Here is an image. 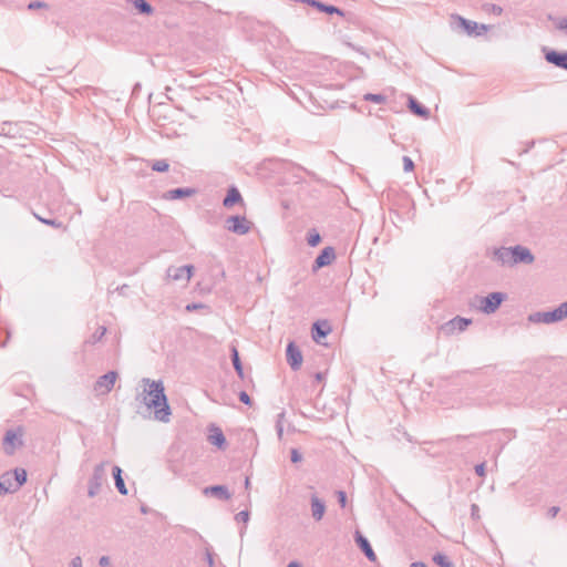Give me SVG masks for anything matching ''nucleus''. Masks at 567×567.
Returning <instances> with one entry per match:
<instances>
[{
	"instance_id": "1",
	"label": "nucleus",
	"mask_w": 567,
	"mask_h": 567,
	"mask_svg": "<svg viewBox=\"0 0 567 567\" xmlns=\"http://www.w3.org/2000/svg\"><path fill=\"white\" fill-rule=\"evenodd\" d=\"M144 389L137 394V413L144 417L151 416L152 413L156 421L168 422L172 414L171 406L167 402L165 388L161 380L142 379Z\"/></svg>"
},
{
	"instance_id": "2",
	"label": "nucleus",
	"mask_w": 567,
	"mask_h": 567,
	"mask_svg": "<svg viewBox=\"0 0 567 567\" xmlns=\"http://www.w3.org/2000/svg\"><path fill=\"white\" fill-rule=\"evenodd\" d=\"M567 318V300L557 308L549 311H537L528 316V321L533 323H555Z\"/></svg>"
},
{
	"instance_id": "3",
	"label": "nucleus",
	"mask_w": 567,
	"mask_h": 567,
	"mask_svg": "<svg viewBox=\"0 0 567 567\" xmlns=\"http://www.w3.org/2000/svg\"><path fill=\"white\" fill-rule=\"evenodd\" d=\"M169 110V105L161 103L153 107L152 116L156 125L161 128V133L167 137H173L177 132L173 126H169L174 124V120L167 115V111Z\"/></svg>"
},
{
	"instance_id": "4",
	"label": "nucleus",
	"mask_w": 567,
	"mask_h": 567,
	"mask_svg": "<svg viewBox=\"0 0 567 567\" xmlns=\"http://www.w3.org/2000/svg\"><path fill=\"white\" fill-rule=\"evenodd\" d=\"M109 462L104 461L94 466L92 476L87 483V495L94 497L100 493L103 483L106 481V465Z\"/></svg>"
},
{
	"instance_id": "5",
	"label": "nucleus",
	"mask_w": 567,
	"mask_h": 567,
	"mask_svg": "<svg viewBox=\"0 0 567 567\" xmlns=\"http://www.w3.org/2000/svg\"><path fill=\"white\" fill-rule=\"evenodd\" d=\"M507 299V293L495 291L480 298L478 309L485 315L494 313Z\"/></svg>"
},
{
	"instance_id": "6",
	"label": "nucleus",
	"mask_w": 567,
	"mask_h": 567,
	"mask_svg": "<svg viewBox=\"0 0 567 567\" xmlns=\"http://www.w3.org/2000/svg\"><path fill=\"white\" fill-rule=\"evenodd\" d=\"M452 19L462 28L468 35H482L488 30L487 24H478L475 21L467 20L458 14H453Z\"/></svg>"
},
{
	"instance_id": "7",
	"label": "nucleus",
	"mask_w": 567,
	"mask_h": 567,
	"mask_svg": "<svg viewBox=\"0 0 567 567\" xmlns=\"http://www.w3.org/2000/svg\"><path fill=\"white\" fill-rule=\"evenodd\" d=\"M251 223L245 216L234 215L226 219V229L237 235H246L250 230Z\"/></svg>"
},
{
	"instance_id": "8",
	"label": "nucleus",
	"mask_w": 567,
	"mask_h": 567,
	"mask_svg": "<svg viewBox=\"0 0 567 567\" xmlns=\"http://www.w3.org/2000/svg\"><path fill=\"white\" fill-rule=\"evenodd\" d=\"M23 445L22 433L16 430H8L3 436V450L6 454L13 455L18 447Z\"/></svg>"
},
{
	"instance_id": "9",
	"label": "nucleus",
	"mask_w": 567,
	"mask_h": 567,
	"mask_svg": "<svg viewBox=\"0 0 567 567\" xmlns=\"http://www.w3.org/2000/svg\"><path fill=\"white\" fill-rule=\"evenodd\" d=\"M545 60L557 68L567 70V51L543 48Z\"/></svg>"
},
{
	"instance_id": "10",
	"label": "nucleus",
	"mask_w": 567,
	"mask_h": 567,
	"mask_svg": "<svg viewBox=\"0 0 567 567\" xmlns=\"http://www.w3.org/2000/svg\"><path fill=\"white\" fill-rule=\"evenodd\" d=\"M336 259L334 248L331 246L324 247L319 255L316 257L312 264V271L316 272L319 269L329 266Z\"/></svg>"
},
{
	"instance_id": "11",
	"label": "nucleus",
	"mask_w": 567,
	"mask_h": 567,
	"mask_svg": "<svg viewBox=\"0 0 567 567\" xmlns=\"http://www.w3.org/2000/svg\"><path fill=\"white\" fill-rule=\"evenodd\" d=\"M511 254L513 256V259H512L513 266L517 265V264L530 265L535 260V257L532 254V251L527 247H524L520 245L514 246L513 252H511Z\"/></svg>"
},
{
	"instance_id": "12",
	"label": "nucleus",
	"mask_w": 567,
	"mask_h": 567,
	"mask_svg": "<svg viewBox=\"0 0 567 567\" xmlns=\"http://www.w3.org/2000/svg\"><path fill=\"white\" fill-rule=\"evenodd\" d=\"M287 362L293 371L301 368L302 353L295 342H289L286 348Z\"/></svg>"
},
{
	"instance_id": "13",
	"label": "nucleus",
	"mask_w": 567,
	"mask_h": 567,
	"mask_svg": "<svg viewBox=\"0 0 567 567\" xmlns=\"http://www.w3.org/2000/svg\"><path fill=\"white\" fill-rule=\"evenodd\" d=\"M354 543L369 561H377V555L371 546L370 540L365 537L364 534H354Z\"/></svg>"
},
{
	"instance_id": "14",
	"label": "nucleus",
	"mask_w": 567,
	"mask_h": 567,
	"mask_svg": "<svg viewBox=\"0 0 567 567\" xmlns=\"http://www.w3.org/2000/svg\"><path fill=\"white\" fill-rule=\"evenodd\" d=\"M208 442L218 447L219 450H225L227 446L226 437L219 426L216 424L208 425Z\"/></svg>"
},
{
	"instance_id": "15",
	"label": "nucleus",
	"mask_w": 567,
	"mask_h": 567,
	"mask_svg": "<svg viewBox=\"0 0 567 567\" xmlns=\"http://www.w3.org/2000/svg\"><path fill=\"white\" fill-rule=\"evenodd\" d=\"M117 379V373L115 371H109L105 374L99 377L94 384L95 391H102L103 393H109L114 386V383Z\"/></svg>"
},
{
	"instance_id": "16",
	"label": "nucleus",
	"mask_w": 567,
	"mask_h": 567,
	"mask_svg": "<svg viewBox=\"0 0 567 567\" xmlns=\"http://www.w3.org/2000/svg\"><path fill=\"white\" fill-rule=\"evenodd\" d=\"M330 332L331 324L328 320H317L312 323L311 337L317 343H321V340L324 339Z\"/></svg>"
},
{
	"instance_id": "17",
	"label": "nucleus",
	"mask_w": 567,
	"mask_h": 567,
	"mask_svg": "<svg viewBox=\"0 0 567 567\" xmlns=\"http://www.w3.org/2000/svg\"><path fill=\"white\" fill-rule=\"evenodd\" d=\"M203 494L206 497H214L219 501H228L231 497L228 487L225 485L206 486L203 488Z\"/></svg>"
},
{
	"instance_id": "18",
	"label": "nucleus",
	"mask_w": 567,
	"mask_h": 567,
	"mask_svg": "<svg viewBox=\"0 0 567 567\" xmlns=\"http://www.w3.org/2000/svg\"><path fill=\"white\" fill-rule=\"evenodd\" d=\"M511 252H513V247L496 248L493 252L494 260L499 262L502 266L512 267L513 266V264H512L513 256Z\"/></svg>"
},
{
	"instance_id": "19",
	"label": "nucleus",
	"mask_w": 567,
	"mask_h": 567,
	"mask_svg": "<svg viewBox=\"0 0 567 567\" xmlns=\"http://www.w3.org/2000/svg\"><path fill=\"white\" fill-rule=\"evenodd\" d=\"M408 107L411 113H413L414 115H417L422 118H429V116H430V110L426 106H424L423 104H421L412 95H410L408 99Z\"/></svg>"
},
{
	"instance_id": "20",
	"label": "nucleus",
	"mask_w": 567,
	"mask_h": 567,
	"mask_svg": "<svg viewBox=\"0 0 567 567\" xmlns=\"http://www.w3.org/2000/svg\"><path fill=\"white\" fill-rule=\"evenodd\" d=\"M302 1L308 3L311 7L317 8L321 12H326L328 14H338V16H341V17L344 16V12L340 8H338L336 6L326 4V3H323V2H321L319 0H302Z\"/></svg>"
},
{
	"instance_id": "21",
	"label": "nucleus",
	"mask_w": 567,
	"mask_h": 567,
	"mask_svg": "<svg viewBox=\"0 0 567 567\" xmlns=\"http://www.w3.org/2000/svg\"><path fill=\"white\" fill-rule=\"evenodd\" d=\"M130 3L135 12L141 16L150 17L154 13L153 6L146 0H126Z\"/></svg>"
},
{
	"instance_id": "22",
	"label": "nucleus",
	"mask_w": 567,
	"mask_h": 567,
	"mask_svg": "<svg viewBox=\"0 0 567 567\" xmlns=\"http://www.w3.org/2000/svg\"><path fill=\"white\" fill-rule=\"evenodd\" d=\"M241 202H243V197H241V194L238 190V188L236 186H230L227 190V194H226L224 200H223V205L226 208H230L234 205L241 203Z\"/></svg>"
},
{
	"instance_id": "23",
	"label": "nucleus",
	"mask_w": 567,
	"mask_h": 567,
	"mask_svg": "<svg viewBox=\"0 0 567 567\" xmlns=\"http://www.w3.org/2000/svg\"><path fill=\"white\" fill-rule=\"evenodd\" d=\"M19 488L16 486L13 480L11 478V472H6L0 476V495L7 493H14Z\"/></svg>"
},
{
	"instance_id": "24",
	"label": "nucleus",
	"mask_w": 567,
	"mask_h": 567,
	"mask_svg": "<svg viewBox=\"0 0 567 567\" xmlns=\"http://www.w3.org/2000/svg\"><path fill=\"white\" fill-rule=\"evenodd\" d=\"M112 475L114 478L115 487L118 491V493L121 495H127L128 491L123 478V470L118 465H114L112 467Z\"/></svg>"
},
{
	"instance_id": "25",
	"label": "nucleus",
	"mask_w": 567,
	"mask_h": 567,
	"mask_svg": "<svg viewBox=\"0 0 567 567\" xmlns=\"http://www.w3.org/2000/svg\"><path fill=\"white\" fill-rule=\"evenodd\" d=\"M164 458H165V463H166L167 468L172 473L176 474L177 473V465H176V462H177V447H176L175 443H172L171 446L167 449Z\"/></svg>"
},
{
	"instance_id": "26",
	"label": "nucleus",
	"mask_w": 567,
	"mask_h": 567,
	"mask_svg": "<svg viewBox=\"0 0 567 567\" xmlns=\"http://www.w3.org/2000/svg\"><path fill=\"white\" fill-rule=\"evenodd\" d=\"M471 319L455 317L446 323V327L449 328L450 331H464L471 324Z\"/></svg>"
},
{
	"instance_id": "27",
	"label": "nucleus",
	"mask_w": 567,
	"mask_h": 567,
	"mask_svg": "<svg viewBox=\"0 0 567 567\" xmlns=\"http://www.w3.org/2000/svg\"><path fill=\"white\" fill-rule=\"evenodd\" d=\"M324 511H326L324 503L321 499H319L317 496H312L311 497L312 517L316 520H320L324 514Z\"/></svg>"
},
{
	"instance_id": "28",
	"label": "nucleus",
	"mask_w": 567,
	"mask_h": 567,
	"mask_svg": "<svg viewBox=\"0 0 567 567\" xmlns=\"http://www.w3.org/2000/svg\"><path fill=\"white\" fill-rule=\"evenodd\" d=\"M230 359H231V362H233V365H234V369H235L236 373L238 374V377L240 379H244V377H245L244 368H243V363H241V360H240V357H239V352H238L236 347H231Z\"/></svg>"
},
{
	"instance_id": "29",
	"label": "nucleus",
	"mask_w": 567,
	"mask_h": 567,
	"mask_svg": "<svg viewBox=\"0 0 567 567\" xmlns=\"http://www.w3.org/2000/svg\"><path fill=\"white\" fill-rule=\"evenodd\" d=\"M27 471L21 467H17L13 471H11V478L13 480L16 486L20 488L23 484L27 482Z\"/></svg>"
},
{
	"instance_id": "30",
	"label": "nucleus",
	"mask_w": 567,
	"mask_h": 567,
	"mask_svg": "<svg viewBox=\"0 0 567 567\" xmlns=\"http://www.w3.org/2000/svg\"><path fill=\"white\" fill-rule=\"evenodd\" d=\"M432 559L439 567H455L445 554L436 553Z\"/></svg>"
},
{
	"instance_id": "31",
	"label": "nucleus",
	"mask_w": 567,
	"mask_h": 567,
	"mask_svg": "<svg viewBox=\"0 0 567 567\" xmlns=\"http://www.w3.org/2000/svg\"><path fill=\"white\" fill-rule=\"evenodd\" d=\"M33 216L42 224L47 225V226H51L53 228H61L63 227V223L55 219V218H45V217H42L40 216L39 214H37L35 212L32 213Z\"/></svg>"
},
{
	"instance_id": "32",
	"label": "nucleus",
	"mask_w": 567,
	"mask_h": 567,
	"mask_svg": "<svg viewBox=\"0 0 567 567\" xmlns=\"http://www.w3.org/2000/svg\"><path fill=\"white\" fill-rule=\"evenodd\" d=\"M306 239L310 247H316L321 243V235L317 231V229L312 228L308 231Z\"/></svg>"
},
{
	"instance_id": "33",
	"label": "nucleus",
	"mask_w": 567,
	"mask_h": 567,
	"mask_svg": "<svg viewBox=\"0 0 567 567\" xmlns=\"http://www.w3.org/2000/svg\"><path fill=\"white\" fill-rule=\"evenodd\" d=\"M151 167L155 172L163 173L168 171L169 164L166 159H156L152 162Z\"/></svg>"
},
{
	"instance_id": "34",
	"label": "nucleus",
	"mask_w": 567,
	"mask_h": 567,
	"mask_svg": "<svg viewBox=\"0 0 567 567\" xmlns=\"http://www.w3.org/2000/svg\"><path fill=\"white\" fill-rule=\"evenodd\" d=\"M363 100L368 101V102L381 104L386 101V96L383 94L367 93V94H364Z\"/></svg>"
},
{
	"instance_id": "35",
	"label": "nucleus",
	"mask_w": 567,
	"mask_h": 567,
	"mask_svg": "<svg viewBox=\"0 0 567 567\" xmlns=\"http://www.w3.org/2000/svg\"><path fill=\"white\" fill-rule=\"evenodd\" d=\"M194 269L195 268L193 265H185L179 267V279L185 278L188 281L194 274Z\"/></svg>"
},
{
	"instance_id": "36",
	"label": "nucleus",
	"mask_w": 567,
	"mask_h": 567,
	"mask_svg": "<svg viewBox=\"0 0 567 567\" xmlns=\"http://www.w3.org/2000/svg\"><path fill=\"white\" fill-rule=\"evenodd\" d=\"M105 332H106L105 327L97 328L96 331L91 336V338L86 342L94 344V343L101 341V339L104 337Z\"/></svg>"
},
{
	"instance_id": "37",
	"label": "nucleus",
	"mask_w": 567,
	"mask_h": 567,
	"mask_svg": "<svg viewBox=\"0 0 567 567\" xmlns=\"http://www.w3.org/2000/svg\"><path fill=\"white\" fill-rule=\"evenodd\" d=\"M185 310L187 312H193L195 310H206L207 312H209V307L203 302H192L185 306Z\"/></svg>"
},
{
	"instance_id": "38",
	"label": "nucleus",
	"mask_w": 567,
	"mask_h": 567,
	"mask_svg": "<svg viewBox=\"0 0 567 567\" xmlns=\"http://www.w3.org/2000/svg\"><path fill=\"white\" fill-rule=\"evenodd\" d=\"M0 135H2V136H13V134H12V123L11 122H2L0 124Z\"/></svg>"
},
{
	"instance_id": "39",
	"label": "nucleus",
	"mask_w": 567,
	"mask_h": 567,
	"mask_svg": "<svg viewBox=\"0 0 567 567\" xmlns=\"http://www.w3.org/2000/svg\"><path fill=\"white\" fill-rule=\"evenodd\" d=\"M205 550H206L205 559L207 561L208 567H214L215 566V554L213 551V548L210 546H207L205 548Z\"/></svg>"
},
{
	"instance_id": "40",
	"label": "nucleus",
	"mask_w": 567,
	"mask_h": 567,
	"mask_svg": "<svg viewBox=\"0 0 567 567\" xmlns=\"http://www.w3.org/2000/svg\"><path fill=\"white\" fill-rule=\"evenodd\" d=\"M28 10H37V9H47L49 8V4L43 1H31L27 6Z\"/></svg>"
},
{
	"instance_id": "41",
	"label": "nucleus",
	"mask_w": 567,
	"mask_h": 567,
	"mask_svg": "<svg viewBox=\"0 0 567 567\" xmlns=\"http://www.w3.org/2000/svg\"><path fill=\"white\" fill-rule=\"evenodd\" d=\"M484 9H485L486 11L492 12L493 14H496V16H501V14L503 13V8H502V7H499V6H497V4H491V3H488V4H485V6H484Z\"/></svg>"
},
{
	"instance_id": "42",
	"label": "nucleus",
	"mask_w": 567,
	"mask_h": 567,
	"mask_svg": "<svg viewBox=\"0 0 567 567\" xmlns=\"http://www.w3.org/2000/svg\"><path fill=\"white\" fill-rule=\"evenodd\" d=\"M196 193L195 188L179 187V199L189 197Z\"/></svg>"
},
{
	"instance_id": "43",
	"label": "nucleus",
	"mask_w": 567,
	"mask_h": 567,
	"mask_svg": "<svg viewBox=\"0 0 567 567\" xmlns=\"http://www.w3.org/2000/svg\"><path fill=\"white\" fill-rule=\"evenodd\" d=\"M235 519L238 523H247L249 520V512L248 511H241L238 514H236Z\"/></svg>"
},
{
	"instance_id": "44",
	"label": "nucleus",
	"mask_w": 567,
	"mask_h": 567,
	"mask_svg": "<svg viewBox=\"0 0 567 567\" xmlns=\"http://www.w3.org/2000/svg\"><path fill=\"white\" fill-rule=\"evenodd\" d=\"M166 279L167 280H177V268L174 266H169L166 270Z\"/></svg>"
},
{
	"instance_id": "45",
	"label": "nucleus",
	"mask_w": 567,
	"mask_h": 567,
	"mask_svg": "<svg viewBox=\"0 0 567 567\" xmlns=\"http://www.w3.org/2000/svg\"><path fill=\"white\" fill-rule=\"evenodd\" d=\"M403 168L405 172H412L414 169V163L409 156L403 157Z\"/></svg>"
},
{
	"instance_id": "46",
	"label": "nucleus",
	"mask_w": 567,
	"mask_h": 567,
	"mask_svg": "<svg viewBox=\"0 0 567 567\" xmlns=\"http://www.w3.org/2000/svg\"><path fill=\"white\" fill-rule=\"evenodd\" d=\"M290 460L292 463H298L302 460V455L297 449H292L290 452Z\"/></svg>"
},
{
	"instance_id": "47",
	"label": "nucleus",
	"mask_w": 567,
	"mask_h": 567,
	"mask_svg": "<svg viewBox=\"0 0 567 567\" xmlns=\"http://www.w3.org/2000/svg\"><path fill=\"white\" fill-rule=\"evenodd\" d=\"M337 498H338V503L340 504V506L344 507L347 504V493L343 491H338Z\"/></svg>"
},
{
	"instance_id": "48",
	"label": "nucleus",
	"mask_w": 567,
	"mask_h": 567,
	"mask_svg": "<svg viewBox=\"0 0 567 567\" xmlns=\"http://www.w3.org/2000/svg\"><path fill=\"white\" fill-rule=\"evenodd\" d=\"M239 401L246 405H251V399L246 391L239 393Z\"/></svg>"
},
{
	"instance_id": "49",
	"label": "nucleus",
	"mask_w": 567,
	"mask_h": 567,
	"mask_svg": "<svg viewBox=\"0 0 567 567\" xmlns=\"http://www.w3.org/2000/svg\"><path fill=\"white\" fill-rule=\"evenodd\" d=\"M556 28L560 31L567 32V18H561L557 21Z\"/></svg>"
},
{
	"instance_id": "50",
	"label": "nucleus",
	"mask_w": 567,
	"mask_h": 567,
	"mask_svg": "<svg viewBox=\"0 0 567 567\" xmlns=\"http://www.w3.org/2000/svg\"><path fill=\"white\" fill-rule=\"evenodd\" d=\"M164 198L175 200L177 199V188H172L164 194Z\"/></svg>"
},
{
	"instance_id": "51",
	"label": "nucleus",
	"mask_w": 567,
	"mask_h": 567,
	"mask_svg": "<svg viewBox=\"0 0 567 567\" xmlns=\"http://www.w3.org/2000/svg\"><path fill=\"white\" fill-rule=\"evenodd\" d=\"M560 508L558 506H551L547 511V517L554 518L559 513Z\"/></svg>"
},
{
	"instance_id": "52",
	"label": "nucleus",
	"mask_w": 567,
	"mask_h": 567,
	"mask_svg": "<svg viewBox=\"0 0 567 567\" xmlns=\"http://www.w3.org/2000/svg\"><path fill=\"white\" fill-rule=\"evenodd\" d=\"M475 473H476L478 476H484V475H485V464H484V463L477 464V465L475 466Z\"/></svg>"
},
{
	"instance_id": "53",
	"label": "nucleus",
	"mask_w": 567,
	"mask_h": 567,
	"mask_svg": "<svg viewBox=\"0 0 567 567\" xmlns=\"http://www.w3.org/2000/svg\"><path fill=\"white\" fill-rule=\"evenodd\" d=\"M99 565L101 567H110L111 563H110V558L107 556H102L99 560Z\"/></svg>"
},
{
	"instance_id": "54",
	"label": "nucleus",
	"mask_w": 567,
	"mask_h": 567,
	"mask_svg": "<svg viewBox=\"0 0 567 567\" xmlns=\"http://www.w3.org/2000/svg\"><path fill=\"white\" fill-rule=\"evenodd\" d=\"M71 567H82V559L80 556H76L74 557L72 560H71Z\"/></svg>"
},
{
	"instance_id": "55",
	"label": "nucleus",
	"mask_w": 567,
	"mask_h": 567,
	"mask_svg": "<svg viewBox=\"0 0 567 567\" xmlns=\"http://www.w3.org/2000/svg\"><path fill=\"white\" fill-rule=\"evenodd\" d=\"M285 416H286L285 411L280 412V413L277 415L276 426L284 425Z\"/></svg>"
},
{
	"instance_id": "56",
	"label": "nucleus",
	"mask_w": 567,
	"mask_h": 567,
	"mask_svg": "<svg viewBox=\"0 0 567 567\" xmlns=\"http://www.w3.org/2000/svg\"><path fill=\"white\" fill-rule=\"evenodd\" d=\"M128 285H122L115 288V291H117L120 295H125L126 290L128 289Z\"/></svg>"
},
{
	"instance_id": "57",
	"label": "nucleus",
	"mask_w": 567,
	"mask_h": 567,
	"mask_svg": "<svg viewBox=\"0 0 567 567\" xmlns=\"http://www.w3.org/2000/svg\"><path fill=\"white\" fill-rule=\"evenodd\" d=\"M480 507L476 504H473L471 507V514L473 517H478Z\"/></svg>"
},
{
	"instance_id": "58",
	"label": "nucleus",
	"mask_w": 567,
	"mask_h": 567,
	"mask_svg": "<svg viewBox=\"0 0 567 567\" xmlns=\"http://www.w3.org/2000/svg\"><path fill=\"white\" fill-rule=\"evenodd\" d=\"M278 439L281 440L284 435V425L276 426Z\"/></svg>"
},
{
	"instance_id": "59",
	"label": "nucleus",
	"mask_w": 567,
	"mask_h": 567,
	"mask_svg": "<svg viewBox=\"0 0 567 567\" xmlns=\"http://www.w3.org/2000/svg\"><path fill=\"white\" fill-rule=\"evenodd\" d=\"M410 567H427L425 563L422 561H415L410 565Z\"/></svg>"
},
{
	"instance_id": "60",
	"label": "nucleus",
	"mask_w": 567,
	"mask_h": 567,
	"mask_svg": "<svg viewBox=\"0 0 567 567\" xmlns=\"http://www.w3.org/2000/svg\"><path fill=\"white\" fill-rule=\"evenodd\" d=\"M287 567H302V565L299 561L292 560L287 565Z\"/></svg>"
},
{
	"instance_id": "61",
	"label": "nucleus",
	"mask_w": 567,
	"mask_h": 567,
	"mask_svg": "<svg viewBox=\"0 0 567 567\" xmlns=\"http://www.w3.org/2000/svg\"><path fill=\"white\" fill-rule=\"evenodd\" d=\"M315 379H316V381H318V382L322 381V380H323V373H322V372H317V373L315 374Z\"/></svg>"
},
{
	"instance_id": "62",
	"label": "nucleus",
	"mask_w": 567,
	"mask_h": 567,
	"mask_svg": "<svg viewBox=\"0 0 567 567\" xmlns=\"http://www.w3.org/2000/svg\"><path fill=\"white\" fill-rule=\"evenodd\" d=\"M196 290H198L200 295H204L207 292V290L205 288H203L200 284H197Z\"/></svg>"
},
{
	"instance_id": "63",
	"label": "nucleus",
	"mask_w": 567,
	"mask_h": 567,
	"mask_svg": "<svg viewBox=\"0 0 567 567\" xmlns=\"http://www.w3.org/2000/svg\"><path fill=\"white\" fill-rule=\"evenodd\" d=\"M249 486H250V480H249V477H246L245 478V488L248 489Z\"/></svg>"
},
{
	"instance_id": "64",
	"label": "nucleus",
	"mask_w": 567,
	"mask_h": 567,
	"mask_svg": "<svg viewBox=\"0 0 567 567\" xmlns=\"http://www.w3.org/2000/svg\"><path fill=\"white\" fill-rule=\"evenodd\" d=\"M141 511H142V513H144V514H146V513L151 512V509H150L148 507H146L145 505H143V506L141 507Z\"/></svg>"
}]
</instances>
